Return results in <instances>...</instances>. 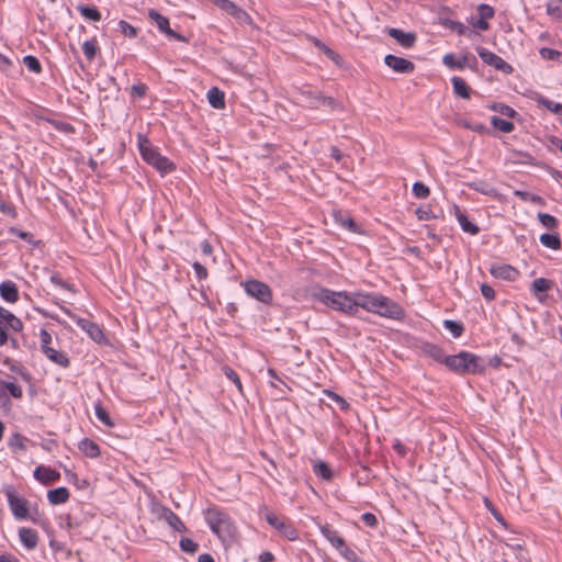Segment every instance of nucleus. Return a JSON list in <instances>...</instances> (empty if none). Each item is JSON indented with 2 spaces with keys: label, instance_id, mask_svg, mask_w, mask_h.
Returning a JSON list of instances; mask_svg holds the SVG:
<instances>
[{
  "label": "nucleus",
  "instance_id": "1",
  "mask_svg": "<svg viewBox=\"0 0 562 562\" xmlns=\"http://www.w3.org/2000/svg\"><path fill=\"white\" fill-rule=\"evenodd\" d=\"M447 369L459 375H482L486 371V363L480 356L461 350L457 355L448 356Z\"/></svg>",
  "mask_w": 562,
  "mask_h": 562
},
{
  "label": "nucleus",
  "instance_id": "2",
  "mask_svg": "<svg viewBox=\"0 0 562 562\" xmlns=\"http://www.w3.org/2000/svg\"><path fill=\"white\" fill-rule=\"evenodd\" d=\"M313 297L326 306L342 312L347 315H356V295L346 291H333L327 288H318Z\"/></svg>",
  "mask_w": 562,
  "mask_h": 562
},
{
  "label": "nucleus",
  "instance_id": "3",
  "mask_svg": "<svg viewBox=\"0 0 562 562\" xmlns=\"http://www.w3.org/2000/svg\"><path fill=\"white\" fill-rule=\"evenodd\" d=\"M137 145L143 160L154 167L161 176L168 175L176 170V164L168 157L162 156L158 147H155L147 136L138 133Z\"/></svg>",
  "mask_w": 562,
  "mask_h": 562
},
{
  "label": "nucleus",
  "instance_id": "4",
  "mask_svg": "<svg viewBox=\"0 0 562 562\" xmlns=\"http://www.w3.org/2000/svg\"><path fill=\"white\" fill-rule=\"evenodd\" d=\"M204 518L211 530L223 541L232 539L236 527L232 517L217 506L209 507L204 512Z\"/></svg>",
  "mask_w": 562,
  "mask_h": 562
},
{
  "label": "nucleus",
  "instance_id": "5",
  "mask_svg": "<svg viewBox=\"0 0 562 562\" xmlns=\"http://www.w3.org/2000/svg\"><path fill=\"white\" fill-rule=\"evenodd\" d=\"M63 311L66 315H68L94 342L106 346L109 345V339L104 334L103 328L89 319L82 318L77 314L72 313L69 308L63 307Z\"/></svg>",
  "mask_w": 562,
  "mask_h": 562
},
{
  "label": "nucleus",
  "instance_id": "6",
  "mask_svg": "<svg viewBox=\"0 0 562 562\" xmlns=\"http://www.w3.org/2000/svg\"><path fill=\"white\" fill-rule=\"evenodd\" d=\"M246 294L265 305H271L273 302V292L263 281L248 279L241 283Z\"/></svg>",
  "mask_w": 562,
  "mask_h": 562
},
{
  "label": "nucleus",
  "instance_id": "7",
  "mask_svg": "<svg viewBox=\"0 0 562 562\" xmlns=\"http://www.w3.org/2000/svg\"><path fill=\"white\" fill-rule=\"evenodd\" d=\"M10 510L15 519H25L29 516V501L16 493V488L9 484L3 487Z\"/></svg>",
  "mask_w": 562,
  "mask_h": 562
},
{
  "label": "nucleus",
  "instance_id": "8",
  "mask_svg": "<svg viewBox=\"0 0 562 562\" xmlns=\"http://www.w3.org/2000/svg\"><path fill=\"white\" fill-rule=\"evenodd\" d=\"M148 18L156 23L159 32L166 35L168 38L183 43L189 42V38L187 36L173 31L170 27L169 19L159 13L157 10L150 9L148 11Z\"/></svg>",
  "mask_w": 562,
  "mask_h": 562
},
{
  "label": "nucleus",
  "instance_id": "9",
  "mask_svg": "<svg viewBox=\"0 0 562 562\" xmlns=\"http://www.w3.org/2000/svg\"><path fill=\"white\" fill-rule=\"evenodd\" d=\"M475 50L483 63L493 67L494 69L499 70L505 75H510L514 71V68L510 64L487 48L483 46H476Z\"/></svg>",
  "mask_w": 562,
  "mask_h": 562
},
{
  "label": "nucleus",
  "instance_id": "10",
  "mask_svg": "<svg viewBox=\"0 0 562 562\" xmlns=\"http://www.w3.org/2000/svg\"><path fill=\"white\" fill-rule=\"evenodd\" d=\"M442 63L450 69L463 70L465 67L473 71H477L479 61L476 57L471 53L463 54L460 58H457L454 54H446L442 58Z\"/></svg>",
  "mask_w": 562,
  "mask_h": 562
},
{
  "label": "nucleus",
  "instance_id": "11",
  "mask_svg": "<svg viewBox=\"0 0 562 562\" xmlns=\"http://www.w3.org/2000/svg\"><path fill=\"white\" fill-rule=\"evenodd\" d=\"M213 3L227 14L232 15L239 24L250 25L252 23L251 16L236 3L231 0H212Z\"/></svg>",
  "mask_w": 562,
  "mask_h": 562
},
{
  "label": "nucleus",
  "instance_id": "12",
  "mask_svg": "<svg viewBox=\"0 0 562 562\" xmlns=\"http://www.w3.org/2000/svg\"><path fill=\"white\" fill-rule=\"evenodd\" d=\"M378 308L379 312H376V314L385 318L400 321L405 316L403 307L397 302L383 294L380 297Z\"/></svg>",
  "mask_w": 562,
  "mask_h": 562
},
{
  "label": "nucleus",
  "instance_id": "13",
  "mask_svg": "<svg viewBox=\"0 0 562 562\" xmlns=\"http://www.w3.org/2000/svg\"><path fill=\"white\" fill-rule=\"evenodd\" d=\"M356 295V314L359 308L366 310L367 312L376 314L379 312V302L381 297V293L371 292V293H362L355 292Z\"/></svg>",
  "mask_w": 562,
  "mask_h": 562
},
{
  "label": "nucleus",
  "instance_id": "14",
  "mask_svg": "<svg viewBox=\"0 0 562 562\" xmlns=\"http://www.w3.org/2000/svg\"><path fill=\"white\" fill-rule=\"evenodd\" d=\"M384 64L397 74H412L415 70L413 61L393 54H387L384 57Z\"/></svg>",
  "mask_w": 562,
  "mask_h": 562
},
{
  "label": "nucleus",
  "instance_id": "15",
  "mask_svg": "<svg viewBox=\"0 0 562 562\" xmlns=\"http://www.w3.org/2000/svg\"><path fill=\"white\" fill-rule=\"evenodd\" d=\"M418 349L424 356L432 359L437 363L445 364L447 367L448 356L445 355L443 349L439 345L430 341H422L418 346Z\"/></svg>",
  "mask_w": 562,
  "mask_h": 562
},
{
  "label": "nucleus",
  "instance_id": "16",
  "mask_svg": "<svg viewBox=\"0 0 562 562\" xmlns=\"http://www.w3.org/2000/svg\"><path fill=\"white\" fill-rule=\"evenodd\" d=\"M7 392L16 400H21L23 397L22 387L13 382V381H4L0 379V398H4L3 406H10L11 401L7 396Z\"/></svg>",
  "mask_w": 562,
  "mask_h": 562
},
{
  "label": "nucleus",
  "instance_id": "17",
  "mask_svg": "<svg viewBox=\"0 0 562 562\" xmlns=\"http://www.w3.org/2000/svg\"><path fill=\"white\" fill-rule=\"evenodd\" d=\"M387 34L394 38L402 47L412 48L415 46L417 36L414 32H404L401 29L390 27Z\"/></svg>",
  "mask_w": 562,
  "mask_h": 562
},
{
  "label": "nucleus",
  "instance_id": "18",
  "mask_svg": "<svg viewBox=\"0 0 562 562\" xmlns=\"http://www.w3.org/2000/svg\"><path fill=\"white\" fill-rule=\"evenodd\" d=\"M333 218L335 223L339 224L341 227L346 228L347 231L355 233V234H363V229L360 227V225L347 213H344L342 211H334L333 212Z\"/></svg>",
  "mask_w": 562,
  "mask_h": 562
},
{
  "label": "nucleus",
  "instance_id": "19",
  "mask_svg": "<svg viewBox=\"0 0 562 562\" xmlns=\"http://www.w3.org/2000/svg\"><path fill=\"white\" fill-rule=\"evenodd\" d=\"M33 475L35 480L41 482L43 485H50L60 479V473L45 465H38Z\"/></svg>",
  "mask_w": 562,
  "mask_h": 562
},
{
  "label": "nucleus",
  "instance_id": "20",
  "mask_svg": "<svg viewBox=\"0 0 562 562\" xmlns=\"http://www.w3.org/2000/svg\"><path fill=\"white\" fill-rule=\"evenodd\" d=\"M490 273L497 279L514 281L518 277L519 271L510 265L503 263L492 265L490 268Z\"/></svg>",
  "mask_w": 562,
  "mask_h": 562
},
{
  "label": "nucleus",
  "instance_id": "21",
  "mask_svg": "<svg viewBox=\"0 0 562 562\" xmlns=\"http://www.w3.org/2000/svg\"><path fill=\"white\" fill-rule=\"evenodd\" d=\"M437 23L442 27L457 33L460 36H471L473 34V31H471L460 21H454L449 18L439 16Z\"/></svg>",
  "mask_w": 562,
  "mask_h": 562
},
{
  "label": "nucleus",
  "instance_id": "22",
  "mask_svg": "<svg viewBox=\"0 0 562 562\" xmlns=\"http://www.w3.org/2000/svg\"><path fill=\"white\" fill-rule=\"evenodd\" d=\"M0 322L1 324H4L8 329H12L15 333H21L23 330L22 321L2 306H0Z\"/></svg>",
  "mask_w": 562,
  "mask_h": 562
},
{
  "label": "nucleus",
  "instance_id": "23",
  "mask_svg": "<svg viewBox=\"0 0 562 562\" xmlns=\"http://www.w3.org/2000/svg\"><path fill=\"white\" fill-rule=\"evenodd\" d=\"M0 296L8 303H16L19 301V288L15 282L11 280L1 282Z\"/></svg>",
  "mask_w": 562,
  "mask_h": 562
},
{
  "label": "nucleus",
  "instance_id": "24",
  "mask_svg": "<svg viewBox=\"0 0 562 562\" xmlns=\"http://www.w3.org/2000/svg\"><path fill=\"white\" fill-rule=\"evenodd\" d=\"M41 350L45 357L55 364H58L61 368H68L70 366V359L67 353L58 351L50 346L42 348Z\"/></svg>",
  "mask_w": 562,
  "mask_h": 562
},
{
  "label": "nucleus",
  "instance_id": "25",
  "mask_svg": "<svg viewBox=\"0 0 562 562\" xmlns=\"http://www.w3.org/2000/svg\"><path fill=\"white\" fill-rule=\"evenodd\" d=\"M465 186L473 191H476L479 193H482L484 195L491 196V198H497L498 191L495 187L490 184L485 180L476 179L470 182H465Z\"/></svg>",
  "mask_w": 562,
  "mask_h": 562
},
{
  "label": "nucleus",
  "instance_id": "26",
  "mask_svg": "<svg viewBox=\"0 0 562 562\" xmlns=\"http://www.w3.org/2000/svg\"><path fill=\"white\" fill-rule=\"evenodd\" d=\"M160 518H164L173 530L179 532L187 531V527L179 516L166 506L161 507Z\"/></svg>",
  "mask_w": 562,
  "mask_h": 562
},
{
  "label": "nucleus",
  "instance_id": "27",
  "mask_svg": "<svg viewBox=\"0 0 562 562\" xmlns=\"http://www.w3.org/2000/svg\"><path fill=\"white\" fill-rule=\"evenodd\" d=\"M19 538L21 543L27 549L33 550L36 548L38 542V535L37 531L29 528V527H21L19 529Z\"/></svg>",
  "mask_w": 562,
  "mask_h": 562
},
{
  "label": "nucleus",
  "instance_id": "28",
  "mask_svg": "<svg viewBox=\"0 0 562 562\" xmlns=\"http://www.w3.org/2000/svg\"><path fill=\"white\" fill-rule=\"evenodd\" d=\"M554 285V282L547 278H537L532 281L530 291L539 300L547 296L546 292Z\"/></svg>",
  "mask_w": 562,
  "mask_h": 562
},
{
  "label": "nucleus",
  "instance_id": "29",
  "mask_svg": "<svg viewBox=\"0 0 562 562\" xmlns=\"http://www.w3.org/2000/svg\"><path fill=\"white\" fill-rule=\"evenodd\" d=\"M78 449L90 459H95L101 454L100 446L90 438H83L80 440L78 442Z\"/></svg>",
  "mask_w": 562,
  "mask_h": 562
},
{
  "label": "nucleus",
  "instance_id": "30",
  "mask_svg": "<svg viewBox=\"0 0 562 562\" xmlns=\"http://www.w3.org/2000/svg\"><path fill=\"white\" fill-rule=\"evenodd\" d=\"M319 530L325 539L329 541L335 549L344 547L345 539L340 537L338 531L335 530L329 524L319 526Z\"/></svg>",
  "mask_w": 562,
  "mask_h": 562
},
{
  "label": "nucleus",
  "instance_id": "31",
  "mask_svg": "<svg viewBox=\"0 0 562 562\" xmlns=\"http://www.w3.org/2000/svg\"><path fill=\"white\" fill-rule=\"evenodd\" d=\"M4 366L9 368V370L18 375L21 376V379L27 383L32 381V374L30 371L22 366L20 362L14 361L13 359L5 357L2 361Z\"/></svg>",
  "mask_w": 562,
  "mask_h": 562
},
{
  "label": "nucleus",
  "instance_id": "32",
  "mask_svg": "<svg viewBox=\"0 0 562 562\" xmlns=\"http://www.w3.org/2000/svg\"><path fill=\"white\" fill-rule=\"evenodd\" d=\"M451 85L453 89V93L457 97H460L462 99H470L472 89L470 86L465 82V80L461 77L454 76L451 78Z\"/></svg>",
  "mask_w": 562,
  "mask_h": 562
},
{
  "label": "nucleus",
  "instance_id": "33",
  "mask_svg": "<svg viewBox=\"0 0 562 562\" xmlns=\"http://www.w3.org/2000/svg\"><path fill=\"white\" fill-rule=\"evenodd\" d=\"M70 497L67 487L59 486L47 492V499L52 505H60L66 503Z\"/></svg>",
  "mask_w": 562,
  "mask_h": 562
},
{
  "label": "nucleus",
  "instance_id": "34",
  "mask_svg": "<svg viewBox=\"0 0 562 562\" xmlns=\"http://www.w3.org/2000/svg\"><path fill=\"white\" fill-rule=\"evenodd\" d=\"M299 93L302 100L307 103L308 108L318 109L321 106V100L323 95L321 91L312 89H301Z\"/></svg>",
  "mask_w": 562,
  "mask_h": 562
},
{
  "label": "nucleus",
  "instance_id": "35",
  "mask_svg": "<svg viewBox=\"0 0 562 562\" xmlns=\"http://www.w3.org/2000/svg\"><path fill=\"white\" fill-rule=\"evenodd\" d=\"M277 531L289 541H296L299 539V531L289 518L282 520Z\"/></svg>",
  "mask_w": 562,
  "mask_h": 562
},
{
  "label": "nucleus",
  "instance_id": "36",
  "mask_svg": "<svg viewBox=\"0 0 562 562\" xmlns=\"http://www.w3.org/2000/svg\"><path fill=\"white\" fill-rule=\"evenodd\" d=\"M206 97L212 108L216 110H222L225 108V93L217 87L211 88L207 91Z\"/></svg>",
  "mask_w": 562,
  "mask_h": 562
},
{
  "label": "nucleus",
  "instance_id": "37",
  "mask_svg": "<svg viewBox=\"0 0 562 562\" xmlns=\"http://www.w3.org/2000/svg\"><path fill=\"white\" fill-rule=\"evenodd\" d=\"M313 472L316 476H318L325 481H330L334 477V472H333L330 465L323 460L314 461Z\"/></svg>",
  "mask_w": 562,
  "mask_h": 562
},
{
  "label": "nucleus",
  "instance_id": "38",
  "mask_svg": "<svg viewBox=\"0 0 562 562\" xmlns=\"http://www.w3.org/2000/svg\"><path fill=\"white\" fill-rule=\"evenodd\" d=\"M456 216L463 232L469 233L471 235L479 234L480 227L475 223H472L468 218L467 214L461 212L458 207Z\"/></svg>",
  "mask_w": 562,
  "mask_h": 562
},
{
  "label": "nucleus",
  "instance_id": "39",
  "mask_svg": "<svg viewBox=\"0 0 562 562\" xmlns=\"http://www.w3.org/2000/svg\"><path fill=\"white\" fill-rule=\"evenodd\" d=\"M540 243L552 250H559L562 248V241L559 234L543 233L539 237Z\"/></svg>",
  "mask_w": 562,
  "mask_h": 562
},
{
  "label": "nucleus",
  "instance_id": "40",
  "mask_svg": "<svg viewBox=\"0 0 562 562\" xmlns=\"http://www.w3.org/2000/svg\"><path fill=\"white\" fill-rule=\"evenodd\" d=\"M259 515L263 516V518L269 524V526L276 530L279 528L280 524L284 519V518L277 516L274 513H272L269 509V507L265 504L259 507Z\"/></svg>",
  "mask_w": 562,
  "mask_h": 562
},
{
  "label": "nucleus",
  "instance_id": "41",
  "mask_svg": "<svg viewBox=\"0 0 562 562\" xmlns=\"http://www.w3.org/2000/svg\"><path fill=\"white\" fill-rule=\"evenodd\" d=\"M77 9L86 20L99 22L102 18L101 12L95 7L79 4Z\"/></svg>",
  "mask_w": 562,
  "mask_h": 562
},
{
  "label": "nucleus",
  "instance_id": "42",
  "mask_svg": "<svg viewBox=\"0 0 562 562\" xmlns=\"http://www.w3.org/2000/svg\"><path fill=\"white\" fill-rule=\"evenodd\" d=\"M547 14L558 22H562V0H549Z\"/></svg>",
  "mask_w": 562,
  "mask_h": 562
},
{
  "label": "nucleus",
  "instance_id": "43",
  "mask_svg": "<svg viewBox=\"0 0 562 562\" xmlns=\"http://www.w3.org/2000/svg\"><path fill=\"white\" fill-rule=\"evenodd\" d=\"M82 50L87 60L92 61L100 50L97 38L93 37L91 40L85 41L82 44Z\"/></svg>",
  "mask_w": 562,
  "mask_h": 562
},
{
  "label": "nucleus",
  "instance_id": "44",
  "mask_svg": "<svg viewBox=\"0 0 562 562\" xmlns=\"http://www.w3.org/2000/svg\"><path fill=\"white\" fill-rule=\"evenodd\" d=\"M491 124L495 130H498L503 133H510L515 130V125L513 122L504 120L499 116H492Z\"/></svg>",
  "mask_w": 562,
  "mask_h": 562
},
{
  "label": "nucleus",
  "instance_id": "45",
  "mask_svg": "<svg viewBox=\"0 0 562 562\" xmlns=\"http://www.w3.org/2000/svg\"><path fill=\"white\" fill-rule=\"evenodd\" d=\"M443 327L451 333L453 338H459L464 331L463 324L453 319L443 321Z\"/></svg>",
  "mask_w": 562,
  "mask_h": 562
},
{
  "label": "nucleus",
  "instance_id": "46",
  "mask_svg": "<svg viewBox=\"0 0 562 562\" xmlns=\"http://www.w3.org/2000/svg\"><path fill=\"white\" fill-rule=\"evenodd\" d=\"M488 108L509 119H514L518 115L515 109L502 102H494Z\"/></svg>",
  "mask_w": 562,
  "mask_h": 562
},
{
  "label": "nucleus",
  "instance_id": "47",
  "mask_svg": "<svg viewBox=\"0 0 562 562\" xmlns=\"http://www.w3.org/2000/svg\"><path fill=\"white\" fill-rule=\"evenodd\" d=\"M23 64L29 69V71L33 74H41L42 72V65L40 59L36 56L33 55H26L23 57Z\"/></svg>",
  "mask_w": 562,
  "mask_h": 562
},
{
  "label": "nucleus",
  "instance_id": "48",
  "mask_svg": "<svg viewBox=\"0 0 562 562\" xmlns=\"http://www.w3.org/2000/svg\"><path fill=\"white\" fill-rule=\"evenodd\" d=\"M537 218L548 229L553 231L559 227L558 218L551 214L539 212Z\"/></svg>",
  "mask_w": 562,
  "mask_h": 562
},
{
  "label": "nucleus",
  "instance_id": "49",
  "mask_svg": "<svg viewBox=\"0 0 562 562\" xmlns=\"http://www.w3.org/2000/svg\"><path fill=\"white\" fill-rule=\"evenodd\" d=\"M0 213L9 217L15 218L18 213L14 205L7 201L5 195L0 191Z\"/></svg>",
  "mask_w": 562,
  "mask_h": 562
},
{
  "label": "nucleus",
  "instance_id": "50",
  "mask_svg": "<svg viewBox=\"0 0 562 562\" xmlns=\"http://www.w3.org/2000/svg\"><path fill=\"white\" fill-rule=\"evenodd\" d=\"M484 505L486 509L491 513V515L505 528H508V524L505 518L501 514V512L494 506L492 501L487 497L484 498Z\"/></svg>",
  "mask_w": 562,
  "mask_h": 562
},
{
  "label": "nucleus",
  "instance_id": "51",
  "mask_svg": "<svg viewBox=\"0 0 562 562\" xmlns=\"http://www.w3.org/2000/svg\"><path fill=\"white\" fill-rule=\"evenodd\" d=\"M412 192L417 199H427L430 195V189L422 181L413 183Z\"/></svg>",
  "mask_w": 562,
  "mask_h": 562
},
{
  "label": "nucleus",
  "instance_id": "52",
  "mask_svg": "<svg viewBox=\"0 0 562 562\" xmlns=\"http://www.w3.org/2000/svg\"><path fill=\"white\" fill-rule=\"evenodd\" d=\"M120 32L130 38H135L138 35V29L130 24L125 20H121L117 23Z\"/></svg>",
  "mask_w": 562,
  "mask_h": 562
},
{
  "label": "nucleus",
  "instance_id": "53",
  "mask_svg": "<svg viewBox=\"0 0 562 562\" xmlns=\"http://www.w3.org/2000/svg\"><path fill=\"white\" fill-rule=\"evenodd\" d=\"M8 446L12 450H20V451L26 450V446L24 443V437L18 432L13 434L9 438Z\"/></svg>",
  "mask_w": 562,
  "mask_h": 562
},
{
  "label": "nucleus",
  "instance_id": "54",
  "mask_svg": "<svg viewBox=\"0 0 562 562\" xmlns=\"http://www.w3.org/2000/svg\"><path fill=\"white\" fill-rule=\"evenodd\" d=\"M222 370H223V373L225 374V376L228 380H231L236 385L238 391L241 393L243 392V384H241V381H240L239 375L237 374V372L233 368H231L229 366H224L222 368Z\"/></svg>",
  "mask_w": 562,
  "mask_h": 562
},
{
  "label": "nucleus",
  "instance_id": "55",
  "mask_svg": "<svg viewBox=\"0 0 562 562\" xmlns=\"http://www.w3.org/2000/svg\"><path fill=\"white\" fill-rule=\"evenodd\" d=\"M324 393L326 394V396L328 398H330L334 402H336L339 405V408L341 411L346 412V411H348L350 408V404L342 396L337 394L336 392H334L331 390H325Z\"/></svg>",
  "mask_w": 562,
  "mask_h": 562
},
{
  "label": "nucleus",
  "instance_id": "56",
  "mask_svg": "<svg viewBox=\"0 0 562 562\" xmlns=\"http://www.w3.org/2000/svg\"><path fill=\"white\" fill-rule=\"evenodd\" d=\"M337 550L348 562H362L358 554L346 544V541L344 542V547H340Z\"/></svg>",
  "mask_w": 562,
  "mask_h": 562
},
{
  "label": "nucleus",
  "instance_id": "57",
  "mask_svg": "<svg viewBox=\"0 0 562 562\" xmlns=\"http://www.w3.org/2000/svg\"><path fill=\"white\" fill-rule=\"evenodd\" d=\"M94 412L98 419L102 422L105 426H114V423L112 422L109 413L100 404L95 405Z\"/></svg>",
  "mask_w": 562,
  "mask_h": 562
},
{
  "label": "nucleus",
  "instance_id": "58",
  "mask_svg": "<svg viewBox=\"0 0 562 562\" xmlns=\"http://www.w3.org/2000/svg\"><path fill=\"white\" fill-rule=\"evenodd\" d=\"M179 547L183 552L191 554L195 553L199 549V544L190 538H181Z\"/></svg>",
  "mask_w": 562,
  "mask_h": 562
},
{
  "label": "nucleus",
  "instance_id": "59",
  "mask_svg": "<svg viewBox=\"0 0 562 562\" xmlns=\"http://www.w3.org/2000/svg\"><path fill=\"white\" fill-rule=\"evenodd\" d=\"M48 122L52 124V126H54L59 132H63L66 134L75 133L74 125L68 122L58 121V120H48Z\"/></svg>",
  "mask_w": 562,
  "mask_h": 562
},
{
  "label": "nucleus",
  "instance_id": "60",
  "mask_svg": "<svg viewBox=\"0 0 562 562\" xmlns=\"http://www.w3.org/2000/svg\"><path fill=\"white\" fill-rule=\"evenodd\" d=\"M476 11L479 16L485 20H491L495 15V10L492 5L486 3H481L477 5Z\"/></svg>",
  "mask_w": 562,
  "mask_h": 562
},
{
  "label": "nucleus",
  "instance_id": "61",
  "mask_svg": "<svg viewBox=\"0 0 562 562\" xmlns=\"http://www.w3.org/2000/svg\"><path fill=\"white\" fill-rule=\"evenodd\" d=\"M27 517L31 519V521H33L34 524L41 526L45 530H48L50 528V524H49L48 518L43 517L42 515H40L37 510H35L32 514L29 513Z\"/></svg>",
  "mask_w": 562,
  "mask_h": 562
},
{
  "label": "nucleus",
  "instance_id": "62",
  "mask_svg": "<svg viewBox=\"0 0 562 562\" xmlns=\"http://www.w3.org/2000/svg\"><path fill=\"white\" fill-rule=\"evenodd\" d=\"M50 281L55 285H57V286H59V288H61L64 290H67L69 292H75L76 291L75 288H74V284L63 280L61 277L58 273H53L50 276Z\"/></svg>",
  "mask_w": 562,
  "mask_h": 562
},
{
  "label": "nucleus",
  "instance_id": "63",
  "mask_svg": "<svg viewBox=\"0 0 562 562\" xmlns=\"http://www.w3.org/2000/svg\"><path fill=\"white\" fill-rule=\"evenodd\" d=\"M148 87L143 82L134 83L131 87V95L133 98L143 99L147 93Z\"/></svg>",
  "mask_w": 562,
  "mask_h": 562
},
{
  "label": "nucleus",
  "instance_id": "64",
  "mask_svg": "<svg viewBox=\"0 0 562 562\" xmlns=\"http://www.w3.org/2000/svg\"><path fill=\"white\" fill-rule=\"evenodd\" d=\"M415 215L417 216V218L419 221H429V220H432V218H437L438 216L431 211L430 207H427V209H424V207H418L416 209L415 211Z\"/></svg>",
  "mask_w": 562,
  "mask_h": 562
}]
</instances>
